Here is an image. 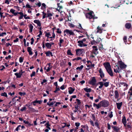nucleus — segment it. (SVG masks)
Wrapping results in <instances>:
<instances>
[{
	"mask_svg": "<svg viewBox=\"0 0 132 132\" xmlns=\"http://www.w3.org/2000/svg\"><path fill=\"white\" fill-rule=\"evenodd\" d=\"M15 10L13 9H11L10 10V12L13 14L14 16H16L18 14V12H15Z\"/></svg>",
	"mask_w": 132,
	"mask_h": 132,
	"instance_id": "5701e85b",
	"label": "nucleus"
},
{
	"mask_svg": "<svg viewBox=\"0 0 132 132\" xmlns=\"http://www.w3.org/2000/svg\"><path fill=\"white\" fill-rule=\"evenodd\" d=\"M77 101V104L78 105H79L81 103V102H80V100H79L78 99H77L76 100Z\"/></svg>",
	"mask_w": 132,
	"mask_h": 132,
	"instance_id": "338daca9",
	"label": "nucleus"
},
{
	"mask_svg": "<svg viewBox=\"0 0 132 132\" xmlns=\"http://www.w3.org/2000/svg\"><path fill=\"white\" fill-rule=\"evenodd\" d=\"M84 68V66L83 65H81L80 67H78L76 69L77 70H81L83 69Z\"/></svg>",
	"mask_w": 132,
	"mask_h": 132,
	"instance_id": "79ce46f5",
	"label": "nucleus"
},
{
	"mask_svg": "<svg viewBox=\"0 0 132 132\" xmlns=\"http://www.w3.org/2000/svg\"><path fill=\"white\" fill-rule=\"evenodd\" d=\"M99 72L100 74V76L101 78H102L104 77V74L101 69H100L99 70Z\"/></svg>",
	"mask_w": 132,
	"mask_h": 132,
	"instance_id": "2eb2a0df",
	"label": "nucleus"
},
{
	"mask_svg": "<svg viewBox=\"0 0 132 132\" xmlns=\"http://www.w3.org/2000/svg\"><path fill=\"white\" fill-rule=\"evenodd\" d=\"M54 44L53 43H45V45L47 48L48 49H51V48L52 45Z\"/></svg>",
	"mask_w": 132,
	"mask_h": 132,
	"instance_id": "f8f14e48",
	"label": "nucleus"
},
{
	"mask_svg": "<svg viewBox=\"0 0 132 132\" xmlns=\"http://www.w3.org/2000/svg\"><path fill=\"white\" fill-rule=\"evenodd\" d=\"M97 85H100L98 87V88L101 89V88L104 85V83L102 81H99L98 82Z\"/></svg>",
	"mask_w": 132,
	"mask_h": 132,
	"instance_id": "6ab92c4d",
	"label": "nucleus"
},
{
	"mask_svg": "<svg viewBox=\"0 0 132 132\" xmlns=\"http://www.w3.org/2000/svg\"><path fill=\"white\" fill-rule=\"evenodd\" d=\"M31 112H38V110H36L34 108H32V109H31V110L30 111Z\"/></svg>",
	"mask_w": 132,
	"mask_h": 132,
	"instance_id": "603ef678",
	"label": "nucleus"
},
{
	"mask_svg": "<svg viewBox=\"0 0 132 132\" xmlns=\"http://www.w3.org/2000/svg\"><path fill=\"white\" fill-rule=\"evenodd\" d=\"M1 95L2 96H5L7 97V93L5 92L1 93Z\"/></svg>",
	"mask_w": 132,
	"mask_h": 132,
	"instance_id": "49530a36",
	"label": "nucleus"
},
{
	"mask_svg": "<svg viewBox=\"0 0 132 132\" xmlns=\"http://www.w3.org/2000/svg\"><path fill=\"white\" fill-rule=\"evenodd\" d=\"M122 122L123 123L124 126H126V120L125 117H123L122 120Z\"/></svg>",
	"mask_w": 132,
	"mask_h": 132,
	"instance_id": "cd10ccee",
	"label": "nucleus"
},
{
	"mask_svg": "<svg viewBox=\"0 0 132 132\" xmlns=\"http://www.w3.org/2000/svg\"><path fill=\"white\" fill-rule=\"evenodd\" d=\"M106 71L110 76H113V73L111 68L107 70Z\"/></svg>",
	"mask_w": 132,
	"mask_h": 132,
	"instance_id": "393cba45",
	"label": "nucleus"
},
{
	"mask_svg": "<svg viewBox=\"0 0 132 132\" xmlns=\"http://www.w3.org/2000/svg\"><path fill=\"white\" fill-rule=\"evenodd\" d=\"M80 125V123L79 122H76L75 123V125L77 127H79Z\"/></svg>",
	"mask_w": 132,
	"mask_h": 132,
	"instance_id": "680f3d73",
	"label": "nucleus"
},
{
	"mask_svg": "<svg viewBox=\"0 0 132 132\" xmlns=\"http://www.w3.org/2000/svg\"><path fill=\"white\" fill-rule=\"evenodd\" d=\"M60 90V89L59 88V87H56V90L55 91H54V92L56 93V92Z\"/></svg>",
	"mask_w": 132,
	"mask_h": 132,
	"instance_id": "bf43d9fd",
	"label": "nucleus"
},
{
	"mask_svg": "<svg viewBox=\"0 0 132 132\" xmlns=\"http://www.w3.org/2000/svg\"><path fill=\"white\" fill-rule=\"evenodd\" d=\"M32 49L31 47H28L27 48V51L29 53V54L30 55H32V54L33 53L32 52Z\"/></svg>",
	"mask_w": 132,
	"mask_h": 132,
	"instance_id": "2f4dec72",
	"label": "nucleus"
},
{
	"mask_svg": "<svg viewBox=\"0 0 132 132\" xmlns=\"http://www.w3.org/2000/svg\"><path fill=\"white\" fill-rule=\"evenodd\" d=\"M109 82H106L104 83V85L105 87H107L109 86Z\"/></svg>",
	"mask_w": 132,
	"mask_h": 132,
	"instance_id": "c03bdc74",
	"label": "nucleus"
},
{
	"mask_svg": "<svg viewBox=\"0 0 132 132\" xmlns=\"http://www.w3.org/2000/svg\"><path fill=\"white\" fill-rule=\"evenodd\" d=\"M122 104V102L120 103H117L116 105L117 109L119 110L120 109Z\"/></svg>",
	"mask_w": 132,
	"mask_h": 132,
	"instance_id": "a878e982",
	"label": "nucleus"
},
{
	"mask_svg": "<svg viewBox=\"0 0 132 132\" xmlns=\"http://www.w3.org/2000/svg\"><path fill=\"white\" fill-rule=\"evenodd\" d=\"M27 16V15L26 14H25L23 16L24 18L25 19H30V18L29 16Z\"/></svg>",
	"mask_w": 132,
	"mask_h": 132,
	"instance_id": "4d7b16f0",
	"label": "nucleus"
},
{
	"mask_svg": "<svg viewBox=\"0 0 132 132\" xmlns=\"http://www.w3.org/2000/svg\"><path fill=\"white\" fill-rule=\"evenodd\" d=\"M92 48H93V53L96 55L98 53V49L97 47L96 46H93L92 47Z\"/></svg>",
	"mask_w": 132,
	"mask_h": 132,
	"instance_id": "6e6552de",
	"label": "nucleus"
},
{
	"mask_svg": "<svg viewBox=\"0 0 132 132\" xmlns=\"http://www.w3.org/2000/svg\"><path fill=\"white\" fill-rule=\"evenodd\" d=\"M26 108L25 107H23L21 108V109H20V111H24L26 110Z\"/></svg>",
	"mask_w": 132,
	"mask_h": 132,
	"instance_id": "0e129e2a",
	"label": "nucleus"
},
{
	"mask_svg": "<svg viewBox=\"0 0 132 132\" xmlns=\"http://www.w3.org/2000/svg\"><path fill=\"white\" fill-rule=\"evenodd\" d=\"M78 46H79L80 47H82L87 46V44H85L84 43H83L81 41H78Z\"/></svg>",
	"mask_w": 132,
	"mask_h": 132,
	"instance_id": "1a4fd4ad",
	"label": "nucleus"
},
{
	"mask_svg": "<svg viewBox=\"0 0 132 132\" xmlns=\"http://www.w3.org/2000/svg\"><path fill=\"white\" fill-rule=\"evenodd\" d=\"M86 92H91L92 89L91 88H88L87 87L83 89Z\"/></svg>",
	"mask_w": 132,
	"mask_h": 132,
	"instance_id": "c85d7f7f",
	"label": "nucleus"
},
{
	"mask_svg": "<svg viewBox=\"0 0 132 132\" xmlns=\"http://www.w3.org/2000/svg\"><path fill=\"white\" fill-rule=\"evenodd\" d=\"M31 42L30 43L31 45H32L33 44L34 41V39L33 37L31 38Z\"/></svg>",
	"mask_w": 132,
	"mask_h": 132,
	"instance_id": "69168bd1",
	"label": "nucleus"
},
{
	"mask_svg": "<svg viewBox=\"0 0 132 132\" xmlns=\"http://www.w3.org/2000/svg\"><path fill=\"white\" fill-rule=\"evenodd\" d=\"M118 64L121 69H123L126 68L127 67L126 65L124 64L121 61H118Z\"/></svg>",
	"mask_w": 132,
	"mask_h": 132,
	"instance_id": "39448f33",
	"label": "nucleus"
},
{
	"mask_svg": "<svg viewBox=\"0 0 132 132\" xmlns=\"http://www.w3.org/2000/svg\"><path fill=\"white\" fill-rule=\"evenodd\" d=\"M45 36L47 37L48 38H49V37H50V36H51V32H45Z\"/></svg>",
	"mask_w": 132,
	"mask_h": 132,
	"instance_id": "473e14b6",
	"label": "nucleus"
},
{
	"mask_svg": "<svg viewBox=\"0 0 132 132\" xmlns=\"http://www.w3.org/2000/svg\"><path fill=\"white\" fill-rule=\"evenodd\" d=\"M67 53L68 54L70 55H72V54L71 53V51L70 50H68L67 51Z\"/></svg>",
	"mask_w": 132,
	"mask_h": 132,
	"instance_id": "de8ad7c7",
	"label": "nucleus"
},
{
	"mask_svg": "<svg viewBox=\"0 0 132 132\" xmlns=\"http://www.w3.org/2000/svg\"><path fill=\"white\" fill-rule=\"evenodd\" d=\"M66 87L64 85H63L60 87V88L62 90H63Z\"/></svg>",
	"mask_w": 132,
	"mask_h": 132,
	"instance_id": "13d9d810",
	"label": "nucleus"
},
{
	"mask_svg": "<svg viewBox=\"0 0 132 132\" xmlns=\"http://www.w3.org/2000/svg\"><path fill=\"white\" fill-rule=\"evenodd\" d=\"M46 127L49 129V130H51V128L50 127V125L49 124V123L48 122H47L46 123Z\"/></svg>",
	"mask_w": 132,
	"mask_h": 132,
	"instance_id": "8fccbe9b",
	"label": "nucleus"
},
{
	"mask_svg": "<svg viewBox=\"0 0 132 132\" xmlns=\"http://www.w3.org/2000/svg\"><path fill=\"white\" fill-rule=\"evenodd\" d=\"M45 54L46 55V56H53L52 53L50 51H48L45 53Z\"/></svg>",
	"mask_w": 132,
	"mask_h": 132,
	"instance_id": "7c9ffc66",
	"label": "nucleus"
},
{
	"mask_svg": "<svg viewBox=\"0 0 132 132\" xmlns=\"http://www.w3.org/2000/svg\"><path fill=\"white\" fill-rule=\"evenodd\" d=\"M114 95L115 98L116 99L118 98L119 97V94L117 90H115L114 91Z\"/></svg>",
	"mask_w": 132,
	"mask_h": 132,
	"instance_id": "a211bd4d",
	"label": "nucleus"
},
{
	"mask_svg": "<svg viewBox=\"0 0 132 132\" xmlns=\"http://www.w3.org/2000/svg\"><path fill=\"white\" fill-rule=\"evenodd\" d=\"M119 85L120 86H122L124 87V90H125L127 89L128 85L126 83L123 82H120L119 83Z\"/></svg>",
	"mask_w": 132,
	"mask_h": 132,
	"instance_id": "9b49d317",
	"label": "nucleus"
},
{
	"mask_svg": "<svg viewBox=\"0 0 132 132\" xmlns=\"http://www.w3.org/2000/svg\"><path fill=\"white\" fill-rule=\"evenodd\" d=\"M55 34L54 33V32H53V33L52 34V36H50V37H49V38H50L52 39L51 40H52L54 39V38H55Z\"/></svg>",
	"mask_w": 132,
	"mask_h": 132,
	"instance_id": "e433bc0d",
	"label": "nucleus"
},
{
	"mask_svg": "<svg viewBox=\"0 0 132 132\" xmlns=\"http://www.w3.org/2000/svg\"><path fill=\"white\" fill-rule=\"evenodd\" d=\"M64 41V40L62 39L61 38H60L59 40V45L60 47L61 46V44Z\"/></svg>",
	"mask_w": 132,
	"mask_h": 132,
	"instance_id": "c9c22d12",
	"label": "nucleus"
},
{
	"mask_svg": "<svg viewBox=\"0 0 132 132\" xmlns=\"http://www.w3.org/2000/svg\"><path fill=\"white\" fill-rule=\"evenodd\" d=\"M56 32L57 33L59 34H60L61 33V31L59 28H57V29Z\"/></svg>",
	"mask_w": 132,
	"mask_h": 132,
	"instance_id": "6e6d98bb",
	"label": "nucleus"
},
{
	"mask_svg": "<svg viewBox=\"0 0 132 132\" xmlns=\"http://www.w3.org/2000/svg\"><path fill=\"white\" fill-rule=\"evenodd\" d=\"M129 95L131 96L132 95V88H131L128 92Z\"/></svg>",
	"mask_w": 132,
	"mask_h": 132,
	"instance_id": "4c0bfd02",
	"label": "nucleus"
},
{
	"mask_svg": "<svg viewBox=\"0 0 132 132\" xmlns=\"http://www.w3.org/2000/svg\"><path fill=\"white\" fill-rule=\"evenodd\" d=\"M46 5L44 3H43L42 4V6L41 7V9L44 10L45 9Z\"/></svg>",
	"mask_w": 132,
	"mask_h": 132,
	"instance_id": "ea45409f",
	"label": "nucleus"
},
{
	"mask_svg": "<svg viewBox=\"0 0 132 132\" xmlns=\"http://www.w3.org/2000/svg\"><path fill=\"white\" fill-rule=\"evenodd\" d=\"M84 49L82 48H79L76 50V54L78 56H80L83 55L84 53Z\"/></svg>",
	"mask_w": 132,
	"mask_h": 132,
	"instance_id": "f03ea898",
	"label": "nucleus"
},
{
	"mask_svg": "<svg viewBox=\"0 0 132 132\" xmlns=\"http://www.w3.org/2000/svg\"><path fill=\"white\" fill-rule=\"evenodd\" d=\"M29 28V32L31 33L32 32L34 27L31 23H29L28 25Z\"/></svg>",
	"mask_w": 132,
	"mask_h": 132,
	"instance_id": "412c9836",
	"label": "nucleus"
},
{
	"mask_svg": "<svg viewBox=\"0 0 132 132\" xmlns=\"http://www.w3.org/2000/svg\"><path fill=\"white\" fill-rule=\"evenodd\" d=\"M18 94L19 95L21 96H24L26 94V93L25 92H19Z\"/></svg>",
	"mask_w": 132,
	"mask_h": 132,
	"instance_id": "37998d69",
	"label": "nucleus"
},
{
	"mask_svg": "<svg viewBox=\"0 0 132 132\" xmlns=\"http://www.w3.org/2000/svg\"><path fill=\"white\" fill-rule=\"evenodd\" d=\"M126 127V128L127 129H128L129 130H131L132 128V123L131 122H129L126 124V126H124Z\"/></svg>",
	"mask_w": 132,
	"mask_h": 132,
	"instance_id": "423d86ee",
	"label": "nucleus"
},
{
	"mask_svg": "<svg viewBox=\"0 0 132 132\" xmlns=\"http://www.w3.org/2000/svg\"><path fill=\"white\" fill-rule=\"evenodd\" d=\"M93 105L94 107H96L97 109H98L101 106V105L100 103L96 104L95 103H94L93 104Z\"/></svg>",
	"mask_w": 132,
	"mask_h": 132,
	"instance_id": "c756f323",
	"label": "nucleus"
},
{
	"mask_svg": "<svg viewBox=\"0 0 132 132\" xmlns=\"http://www.w3.org/2000/svg\"><path fill=\"white\" fill-rule=\"evenodd\" d=\"M125 26L126 28L129 29L131 27V25L130 23H127L126 24Z\"/></svg>",
	"mask_w": 132,
	"mask_h": 132,
	"instance_id": "72a5a7b5",
	"label": "nucleus"
},
{
	"mask_svg": "<svg viewBox=\"0 0 132 132\" xmlns=\"http://www.w3.org/2000/svg\"><path fill=\"white\" fill-rule=\"evenodd\" d=\"M100 103L101 104V106L104 108L108 107L109 104V102L106 100L101 101Z\"/></svg>",
	"mask_w": 132,
	"mask_h": 132,
	"instance_id": "7ed1b4c3",
	"label": "nucleus"
},
{
	"mask_svg": "<svg viewBox=\"0 0 132 132\" xmlns=\"http://www.w3.org/2000/svg\"><path fill=\"white\" fill-rule=\"evenodd\" d=\"M51 67H48L47 68V69H46V71L47 72H49L51 70Z\"/></svg>",
	"mask_w": 132,
	"mask_h": 132,
	"instance_id": "774afa93",
	"label": "nucleus"
},
{
	"mask_svg": "<svg viewBox=\"0 0 132 132\" xmlns=\"http://www.w3.org/2000/svg\"><path fill=\"white\" fill-rule=\"evenodd\" d=\"M43 101L42 100H35L33 101L32 103L35 106L36 103H38L39 104H40Z\"/></svg>",
	"mask_w": 132,
	"mask_h": 132,
	"instance_id": "dca6fc26",
	"label": "nucleus"
},
{
	"mask_svg": "<svg viewBox=\"0 0 132 132\" xmlns=\"http://www.w3.org/2000/svg\"><path fill=\"white\" fill-rule=\"evenodd\" d=\"M36 74V72L35 71H33L32 72V73L30 75V76L32 77L33 76H35Z\"/></svg>",
	"mask_w": 132,
	"mask_h": 132,
	"instance_id": "864d4df0",
	"label": "nucleus"
},
{
	"mask_svg": "<svg viewBox=\"0 0 132 132\" xmlns=\"http://www.w3.org/2000/svg\"><path fill=\"white\" fill-rule=\"evenodd\" d=\"M91 65H87V67L89 68V69H88V70L89 69H91L94 66V64H92V63H91Z\"/></svg>",
	"mask_w": 132,
	"mask_h": 132,
	"instance_id": "f704fd0d",
	"label": "nucleus"
},
{
	"mask_svg": "<svg viewBox=\"0 0 132 132\" xmlns=\"http://www.w3.org/2000/svg\"><path fill=\"white\" fill-rule=\"evenodd\" d=\"M23 121L24 123H25L26 124H28L29 126L32 125V124H31L28 121H26L25 120H23Z\"/></svg>",
	"mask_w": 132,
	"mask_h": 132,
	"instance_id": "a18cd8bd",
	"label": "nucleus"
},
{
	"mask_svg": "<svg viewBox=\"0 0 132 132\" xmlns=\"http://www.w3.org/2000/svg\"><path fill=\"white\" fill-rule=\"evenodd\" d=\"M103 65L106 70L111 68V65L109 62L104 63Z\"/></svg>",
	"mask_w": 132,
	"mask_h": 132,
	"instance_id": "9d476101",
	"label": "nucleus"
},
{
	"mask_svg": "<svg viewBox=\"0 0 132 132\" xmlns=\"http://www.w3.org/2000/svg\"><path fill=\"white\" fill-rule=\"evenodd\" d=\"M53 13H52L50 11H48L47 12V16L46 17H48L49 19H51L52 18L51 17L53 16Z\"/></svg>",
	"mask_w": 132,
	"mask_h": 132,
	"instance_id": "f3484780",
	"label": "nucleus"
},
{
	"mask_svg": "<svg viewBox=\"0 0 132 132\" xmlns=\"http://www.w3.org/2000/svg\"><path fill=\"white\" fill-rule=\"evenodd\" d=\"M120 70L121 69L119 66L117 65L114 68V72L116 73H119Z\"/></svg>",
	"mask_w": 132,
	"mask_h": 132,
	"instance_id": "ddd939ff",
	"label": "nucleus"
},
{
	"mask_svg": "<svg viewBox=\"0 0 132 132\" xmlns=\"http://www.w3.org/2000/svg\"><path fill=\"white\" fill-rule=\"evenodd\" d=\"M68 89L69 93L70 94H72L73 92L75 90V89L74 88H73L71 87H69L68 88Z\"/></svg>",
	"mask_w": 132,
	"mask_h": 132,
	"instance_id": "aec40b11",
	"label": "nucleus"
},
{
	"mask_svg": "<svg viewBox=\"0 0 132 132\" xmlns=\"http://www.w3.org/2000/svg\"><path fill=\"white\" fill-rule=\"evenodd\" d=\"M42 32L40 30L39 31V34L37 36V37H40L41 35H42Z\"/></svg>",
	"mask_w": 132,
	"mask_h": 132,
	"instance_id": "5fc2aeb1",
	"label": "nucleus"
},
{
	"mask_svg": "<svg viewBox=\"0 0 132 132\" xmlns=\"http://www.w3.org/2000/svg\"><path fill=\"white\" fill-rule=\"evenodd\" d=\"M47 80L45 79H44L43 80V81L42 82H41V84L42 85H43L44 84H47Z\"/></svg>",
	"mask_w": 132,
	"mask_h": 132,
	"instance_id": "a19ab883",
	"label": "nucleus"
},
{
	"mask_svg": "<svg viewBox=\"0 0 132 132\" xmlns=\"http://www.w3.org/2000/svg\"><path fill=\"white\" fill-rule=\"evenodd\" d=\"M6 35V33L5 32H3L0 34V36H3L4 35Z\"/></svg>",
	"mask_w": 132,
	"mask_h": 132,
	"instance_id": "e2e57ef3",
	"label": "nucleus"
},
{
	"mask_svg": "<svg viewBox=\"0 0 132 132\" xmlns=\"http://www.w3.org/2000/svg\"><path fill=\"white\" fill-rule=\"evenodd\" d=\"M86 18H88L89 19H96L97 18V17L94 16V13L92 11L86 14Z\"/></svg>",
	"mask_w": 132,
	"mask_h": 132,
	"instance_id": "f257e3e1",
	"label": "nucleus"
},
{
	"mask_svg": "<svg viewBox=\"0 0 132 132\" xmlns=\"http://www.w3.org/2000/svg\"><path fill=\"white\" fill-rule=\"evenodd\" d=\"M81 127L83 128H85L87 130H88L89 127L87 125H82L81 126Z\"/></svg>",
	"mask_w": 132,
	"mask_h": 132,
	"instance_id": "58836bf2",
	"label": "nucleus"
},
{
	"mask_svg": "<svg viewBox=\"0 0 132 132\" xmlns=\"http://www.w3.org/2000/svg\"><path fill=\"white\" fill-rule=\"evenodd\" d=\"M112 127L114 131L116 132H118L119 130V128L117 126H112Z\"/></svg>",
	"mask_w": 132,
	"mask_h": 132,
	"instance_id": "b1692460",
	"label": "nucleus"
},
{
	"mask_svg": "<svg viewBox=\"0 0 132 132\" xmlns=\"http://www.w3.org/2000/svg\"><path fill=\"white\" fill-rule=\"evenodd\" d=\"M92 119L94 121H95L96 119V118L95 115L93 114H92Z\"/></svg>",
	"mask_w": 132,
	"mask_h": 132,
	"instance_id": "052dcab7",
	"label": "nucleus"
},
{
	"mask_svg": "<svg viewBox=\"0 0 132 132\" xmlns=\"http://www.w3.org/2000/svg\"><path fill=\"white\" fill-rule=\"evenodd\" d=\"M64 36H65L66 34L70 35H74V33L71 30L66 29L64 31Z\"/></svg>",
	"mask_w": 132,
	"mask_h": 132,
	"instance_id": "20e7f679",
	"label": "nucleus"
},
{
	"mask_svg": "<svg viewBox=\"0 0 132 132\" xmlns=\"http://www.w3.org/2000/svg\"><path fill=\"white\" fill-rule=\"evenodd\" d=\"M98 98L96 99L95 101V102L96 103L98 102L99 101V100L101 99V97L100 96H98Z\"/></svg>",
	"mask_w": 132,
	"mask_h": 132,
	"instance_id": "09e8293b",
	"label": "nucleus"
},
{
	"mask_svg": "<svg viewBox=\"0 0 132 132\" xmlns=\"http://www.w3.org/2000/svg\"><path fill=\"white\" fill-rule=\"evenodd\" d=\"M97 33H99L100 34L102 32L103 29H102L101 27H100L99 26H98L97 28Z\"/></svg>",
	"mask_w": 132,
	"mask_h": 132,
	"instance_id": "bb28decb",
	"label": "nucleus"
},
{
	"mask_svg": "<svg viewBox=\"0 0 132 132\" xmlns=\"http://www.w3.org/2000/svg\"><path fill=\"white\" fill-rule=\"evenodd\" d=\"M34 22L35 23H36L37 25V26L39 27L41 26V23L39 20H35Z\"/></svg>",
	"mask_w": 132,
	"mask_h": 132,
	"instance_id": "4be33fe9",
	"label": "nucleus"
},
{
	"mask_svg": "<svg viewBox=\"0 0 132 132\" xmlns=\"http://www.w3.org/2000/svg\"><path fill=\"white\" fill-rule=\"evenodd\" d=\"M96 82V79L95 77H93L89 81V84L93 85L95 84Z\"/></svg>",
	"mask_w": 132,
	"mask_h": 132,
	"instance_id": "0eeeda50",
	"label": "nucleus"
},
{
	"mask_svg": "<svg viewBox=\"0 0 132 132\" xmlns=\"http://www.w3.org/2000/svg\"><path fill=\"white\" fill-rule=\"evenodd\" d=\"M23 73L22 70H21L19 73H15L14 75L16 76L17 78H20L21 77Z\"/></svg>",
	"mask_w": 132,
	"mask_h": 132,
	"instance_id": "4468645a",
	"label": "nucleus"
},
{
	"mask_svg": "<svg viewBox=\"0 0 132 132\" xmlns=\"http://www.w3.org/2000/svg\"><path fill=\"white\" fill-rule=\"evenodd\" d=\"M42 13H43V18H42L43 19H44V18H45L46 17V13H44V12H42Z\"/></svg>",
	"mask_w": 132,
	"mask_h": 132,
	"instance_id": "3c124183",
	"label": "nucleus"
}]
</instances>
